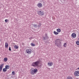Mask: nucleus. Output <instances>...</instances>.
Returning <instances> with one entry per match:
<instances>
[{
  "mask_svg": "<svg viewBox=\"0 0 79 79\" xmlns=\"http://www.w3.org/2000/svg\"><path fill=\"white\" fill-rule=\"evenodd\" d=\"M14 47L15 49H18L19 48V47L16 45H15Z\"/></svg>",
  "mask_w": 79,
  "mask_h": 79,
  "instance_id": "4468645a",
  "label": "nucleus"
},
{
  "mask_svg": "<svg viewBox=\"0 0 79 79\" xmlns=\"http://www.w3.org/2000/svg\"><path fill=\"white\" fill-rule=\"evenodd\" d=\"M56 31L57 32H61V29L60 28L57 29Z\"/></svg>",
  "mask_w": 79,
  "mask_h": 79,
  "instance_id": "2eb2a0df",
  "label": "nucleus"
},
{
  "mask_svg": "<svg viewBox=\"0 0 79 79\" xmlns=\"http://www.w3.org/2000/svg\"><path fill=\"white\" fill-rule=\"evenodd\" d=\"M4 66V64H2L0 66V72L2 71V69H3V67Z\"/></svg>",
  "mask_w": 79,
  "mask_h": 79,
  "instance_id": "1a4fd4ad",
  "label": "nucleus"
},
{
  "mask_svg": "<svg viewBox=\"0 0 79 79\" xmlns=\"http://www.w3.org/2000/svg\"><path fill=\"white\" fill-rule=\"evenodd\" d=\"M53 33L54 34H55V35H58V34H59L58 32H56L55 31H54Z\"/></svg>",
  "mask_w": 79,
  "mask_h": 79,
  "instance_id": "f3484780",
  "label": "nucleus"
},
{
  "mask_svg": "<svg viewBox=\"0 0 79 79\" xmlns=\"http://www.w3.org/2000/svg\"><path fill=\"white\" fill-rule=\"evenodd\" d=\"M8 20L7 19H6L5 20V22H6V23H7V22H8Z\"/></svg>",
  "mask_w": 79,
  "mask_h": 79,
  "instance_id": "a878e982",
  "label": "nucleus"
},
{
  "mask_svg": "<svg viewBox=\"0 0 79 79\" xmlns=\"http://www.w3.org/2000/svg\"><path fill=\"white\" fill-rule=\"evenodd\" d=\"M76 44L77 45H79V41H77L76 42Z\"/></svg>",
  "mask_w": 79,
  "mask_h": 79,
  "instance_id": "412c9836",
  "label": "nucleus"
},
{
  "mask_svg": "<svg viewBox=\"0 0 79 79\" xmlns=\"http://www.w3.org/2000/svg\"><path fill=\"white\" fill-rule=\"evenodd\" d=\"M74 75L75 76H79V71H76L74 73Z\"/></svg>",
  "mask_w": 79,
  "mask_h": 79,
  "instance_id": "423d86ee",
  "label": "nucleus"
},
{
  "mask_svg": "<svg viewBox=\"0 0 79 79\" xmlns=\"http://www.w3.org/2000/svg\"><path fill=\"white\" fill-rule=\"evenodd\" d=\"M48 39H49V37L47 36V33H46L45 35L43 37V40H44V41L47 40Z\"/></svg>",
  "mask_w": 79,
  "mask_h": 79,
  "instance_id": "20e7f679",
  "label": "nucleus"
},
{
  "mask_svg": "<svg viewBox=\"0 0 79 79\" xmlns=\"http://www.w3.org/2000/svg\"><path fill=\"white\" fill-rule=\"evenodd\" d=\"M40 64V60L37 61L36 62H33L32 63L31 66H34V67H36L38 66L39 64Z\"/></svg>",
  "mask_w": 79,
  "mask_h": 79,
  "instance_id": "7ed1b4c3",
  "label": "nucleus"
},
{
  "mask_svg": "<svg viewBox=\"0 0 79 79\" xmlns=\"http://www.w3.org/2000/svg\"><path fill=\"white\" fill-rule=\"evenodd\" d=\"M55 44L58 47H61V40L60 39H57L55 40Z\"/></svg>",
  "mask_w": 79,
  "mask_h": 79,
  "instance_id": "f257e3e1",
  "label": "nucleus"
},
{
  "mask_svg": "<svg viewBox=\"0 0 79 79\" xmlns=\"http://www.w3.org/2000/svg\"><path fill=\"white\" fill-rule=\"evenodd\" d=\"M5 68L7 69H9V68H10V66H9L8 65H6Z\"/></svg>",
  "mask_w": 79,
  "mask_h": 79,
  "instance_id": "f8f14e48",
  "label": "nucleus"
},
{
  "mask_svg": "<svg viewBox=\"0 0 79 79\" xmlns=\"http://www.w3.org/2000/svg\"><path fill=\"white\" fill-rule=\"evenodd\" d=\"M12 74L13 75H15V71L12 72Z\"/></svg>",
  "mask_w": 79,
  "mask_h": 79,
  "instance_id": "5701e85b",
  "label": "nucleus"
},
{
  "mask_svg": "<svg viewBox=\"0 0 79 79\" xmlns=\"http://www.w3.org/2000/svg\"><path fill=\"white\" fill-rule=\"evenodd\" d=\"M37 13L39 15H40V16H42L44 15V12L43 11L39 10L37 12Z\"/></svg>",
  "mask_w": 79,
  "mask_h": 79,
  "instance_id": "39448f33",
  "label": "nucleus"
},
{
  "mask_svg": "<svg viewBox=\"0 0 79 79\" xmlns=\"http://www.w3.org/2000/svg\"><path fill=\"white\" fill-rule=\"evenodd\" d=\"M26 51L27 53H28V54H31V52H32V50H31V49H29L27 50Z\"/></svg>",
  "mask_w": 79,
  "mask_h": 79,
  "instance_id": "0eeeda50",
  "label": "nucleus"
},
{
  "mask_svg": "<svg viewBox=\"0 0 79 79\" xmlns=\"http://www.w3.org/2000/svg\"><path fill=\"white\" fill-rule=\"evenodd\" d=\"M38 27H40L41 26V23H39V25L37 26Z\"/></svg>",
  "mask_w": 79,
  "mask_h": 79,
  "instance_id": "4be33fe9",
  "label": "nucleus"
},
{
  "mask_svg": "<svg viewBox=\"0 0 79 79\" xmlns=\"http://www.w3.org/2000/svg\"><path fill=\"white\" fill-rule=\"evenodd\" d=\"M9 51H11V47H9Z\"/></svg>",
  "mask_w": 79,
  "mask_h": 79,
  "instance_id": "cd10ccee",
  "label": "nucleus"
},
{
  "mask_svg": "<svg viewBox=\"0 0 79 79\" xmlns=\"http://www.w3.org/2000/svg\"><path fill=\"white\" fill-rule=\"evenodd\" d=\"M48 65H49V66H52L53 65V63H52V62L49 63H48Z\"/></svg>",
  "mask_w": 79,
  "mask_h": 79,
  "instance_id": "ddd939ff",
  "label": "nucleus"
},
{
  "mask_svg": "<svg viewBox=\"0 0 79 79\" xmlns=\"http://www.w3.org/2000/svg\"><path fill=\"white\" fill-rule=\"evenodd\" d=\"M78 69H79V67L78 68Z\"/></svg>",
  "mask_w": 79,
  "mask_h": 79,
  "instance_id": "7c9ffc66",
  "label": "nucleus"
},
{
  "mask_svg": "<svg viewBox=\"0 0 79 79\" xmlns=\"http://www.w3.org/2000/svg\"><path fill=\"white\" fill-rule=\"evenodd\" d=\"M45 43H47L48 44H49V42H48V41H47V40L45 41Z\"/></svg>",
  "mask_w": 79,
  "mask_h": 79,
  "instance_id": "bb28decb",
  "label": "nucleus"
},
{
  "mask_svg": "<svg viewBox=\"0 0 79 79\" xmlns=\"http://www.w3.org/2000/svg\"><path fill=\"white\" fill-rule=\"evenodd\" d=\"M7 60H8V58L6 57H5L4 59V61H7Z\"/></svg>",
  "mask_w": 79,
  "mask_h": 79,
  "instance_id": "6ab92c4d",
  "label": "nucleus"
},
{
  "mask_svg": "<svg viewBox=\"0 0 79 79\" xmlns=\"http://www.w3.org/2000/svg\"><path fill=\"white\" fill-rule=\"evenodd\" d=\"M33 27H35V28H37V25L35 24H34L33 25Z\"/></svg>",
  "mask_w": 79,
  "mask_h": 79,
  "instance_id": "a211bd4d",
  "label": "nucleus"
},
{
  "mask_svg": "<svg viewBox=\"0 0 79 79\" xmlns=\"http://www.w3.org/2000/svg\"><path fill=\"white\" fill-rule=\"evenodd\" d=\"M8 47V44L7 42L5 43V47L6 48H7Z\"/></svg>",
  "mask_w": 79,
  "mask_h": 79,
  "instance_id": "9b49d317",
  "label": "nucleus"
},
{
  "mask_svg": "<svg viewBox=\"0 0 79 79\" xmlns=\"http://www.w3.org/2000/svg\"><path fill=\"white\" fill-rule=\"evenodd\" d=\"M32 39V37H31L30 38H29V39H30V40H31V39Z\"/></svg>",
  "mask_w": 79,
  "mask_h": 79,
  "instance_id": "c85d7f7f",
  "label": "nucleus"
},
{
  "mask_svg": "<svg viewBox=\"0 0 79 79\" xmlns=\"http://www.w3.org/2000/svg\"><path fill=\"white\" fill-rule=\"evenodd\" d=\"M13 76H11L10 77L11 78H13Z\"/></svg>",
  "mask_w": 79,
  "mask_h": 79,
  "instance_id": "c756f323",
  "label": "nucleus"
},
{
  "mask_svg": "<svg viewBox=\"0 0 79 79\" xmlns=\"http://www.w3.org/2000/svg\"><path fill=\"white\" fill-rule=\"evenodd\" d=\"M37 6L39 8H41V7H42V4L40 3H39L37 4Z\"/></svg>",
  "mask_w": 79,
  "mask_h": 79,
  "instance_id": "9d476101",
  "label": "nucleus"
},
{
  "mask_svg": "<svg viewBox=\"0 0 79 79\" xmlns=\"http://www.w3.org/2000/svg\"><path fill=\"white\" fill-rule=\"evenodd\" d=\"M3 72H6V71H7V70L6 69V68H4L3 69Z\"/></svg>",
  "mask_w": 79,
  "mask_h": 79,
  "instance_id": "dca6fc26",
  "label": "nucleus"
},
{
  "mask_svg": "<svg viewBox=\"0 0 79 79\" xmlns=\"http://www.w3.org/2000/svg\"><path fill=\"white\" fill-rule=\"evenodd\" d=\"M64 47H66V43H64Z\"/></svg>",
  "mask_w": 79,
  "mask_h": 79,
  "instance_id": "b1692460",
  "label": "nucleus"
},
{
  "mask_svg": "<svg viewBox=\"0 0 79 79\" xmlns=\"http://www.w3.org/2000/svg\"><path fill=\"white\" fill-rule=\"evenodd\" d=\"M71 37L73 38H75V37H76V34L75 33H73L72 34Z\"/></svg>",
  "mask_w": 79,
  "mask_h": 79,
  "instance_id": "6e6552de",
  "label": "nucleus"
},
{
  "mask_svg": "<svg viewBox=\"0 0 79 79\" xmlns=\"http://www.w3.org/2000/svg\"><path fill=\"white\" fill-rule=\"evenodd\" d=\"M31 45L32 47H34V46H35V44L32 43H31Z\"/></svg>",
  "mask_w": 79,
  "mask_h": 79,
  "instance_id": "393cba45",
  "label": "nucleus"
},
{
  "mask_svg": "<svg viewBox=\"0 0 79 79\" xmlns=\"http://www.w3.org/2000/svg\"><path fill=\"white\" fill-rule=\"evenodd\" d=\"M67 79H73V77L71 76L68 77Z\"/></svg>",
  "mask_w": 79,
  "mask_h": 79,
  "instance_id": "aec40b11",
  "label": "nucleus"
},
{
  "mask_svg": "<svg viewBox=\"0 0 79 79\" xmlns=\"http://www.w3.org/2000/svg\"><path fill=\"white\" fill-rule=\"evenodd\" d=\"M38 72V70L37 69H31L30 70V73L31 74L34 75L35 74H36V73Z\"/></svg>",
  "mask_w": 79,
  "mask_h": 79,
  "instance_id": "f03ea898",
  "label": "nucleus"
}]
</instances>
